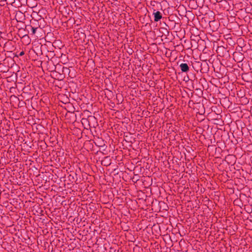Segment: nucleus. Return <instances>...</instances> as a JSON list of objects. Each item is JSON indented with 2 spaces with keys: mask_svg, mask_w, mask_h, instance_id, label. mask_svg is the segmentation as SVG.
I'll return each instance as SVG.
<instances>
[{
  "mask_svg": "<svg viewBox=\"0 0 252 252\" xmlns=\"http://www.w3.org/2000/svg\"><path fill=\"white\" fill-rule=\"evenodd\" d=\"M46 65V67L49 71H56L57 68V65L55 64H44Z\"/></svg>",
  "mask_w": 252,
  "mask_h": 252,
  "instance_id": "7ed1b4c3",
  "label": "nucleus"
},
{
  "mask_svg": "<svg viewBox=\"0 0 252 252\" xmlns=\"http://www.w3.org/2000/svg\"><path fill=\"white\" fill-rule=\"evenodd\" d=\"M153 14L154 15V20L156 22L158 21L162 18L161 14L159 11L154 12Z\"/></svg>",
  "mask_w": 252,
  "mask_h": 252,
  "instance_id": "20e7f679",
  "label": "nucleus"
},
{
  "mask_svg": "<svg viewBox=\"0 0 252 252\" xmlns=\"http://www.w3.org/2000/svg\"><path fill=\"white\" fill-rule=\"evenodd\" d=\"M211 67L214 69L216 72L224 73L225 72V66L223 64H210Z\"/></svg>",
  "mask_w": 252,
  "mask_h": 252,
  "instance_id": "f257e3e1",
  "label": "nucleus"
},
{
  "mask_svg": "<svg viewBox=\"0 0 252 252\" xmlns=\"http://www.w3.org/2000/svg\"><path fill=\"white\" fill-rule=\"evenodd\" d=\"M7 71H8V69L4 70H0V71H3V72H7Z\"/></svg>",
  "mask_w": 252,
  "mask_h": 252,
  "instance_id": "9d476101",
  "label": "nucleus"
},
{
  "mask_svg": "<svg viewBox=\"0 0 252 252\" xmlns=\"http://www.w3.org/2000/svg\"><path fill=\"white\" fill-rule=\"evenodd\" d=\"M36 30V28H32V32L33 33H34L35 32Z\"/></svg>",
  "mask_w": 252,
  "mask_h": 252,
  "instance_id": "1a4fd4ad",
  "label": "nucleus"
},
{
  "mask_svg": "<svg viewBox=\"0 0 252 252\" xmlns=\"http://www.w3.org/2000/svg\"><path fill=\"white\" fill-rule=\"evenodd\" d=\"M57 68L56 69V71L57 72H60V67H61V64H57Z\"/></svg>",
  "mask_w": 252,
  "mask_h": 252,
  "instance_id": "6e6552de",
  "label": "nucleus"
},
{
  "mask_svg": "<svg viewBox=\"0 0 252 252\" xmlns=\"http://www.w3.org/2000/svg\"><path fill=\"white\" fill-rule=\"evenodd\" d=\"M62 73H66L68 72V68L66 67H63L62 70Z\"/></svg>",
  "mask_w": 252,
  "mask_h": 252,
  "instance_id": "0eeeda50",
  "label": "nucleus"
},
{
  "mask_svg": "<svg viewBox=\"0 0 252 252\" xmlns=\"http://www.w3.org/2000/svg\"><path fill=\"white\" fill-rule=\"evenodd\" d=\"M200 67V71L202 73L207 72L210 68L211 67V65L209 64H195Z\"/></svg>",
  "mask_w": 252,
  "mask_h": 252,
  "instance_id": "f03ea898",
  "label": "nucleus"
},
{
  "mask_svg": "<svg viewBox=\"0 0 252 252\" xmlns=\"http://www.w3.org/2000/svg\"><path fill=\"white\" fill-rule=\"evenodd\" d=\"M180 67L183 72H187L189 70L188 64H181Z\"/></svg>",
  "mask_w": 252,
  "mask_h": 252,
  "instance_id": "39448f33",
  "label": "nucleus"
},
{
  "mask_svg": "<svg viewBox=\"0 0 252 252\" xmlns=\"http://www.w3.org/2000/svg\"><path fill=\"white\" fill-rule=\"evenodd\" d=\"M192 67L196 71H198L199 70H200V67H199V66H197V65H196L195 64H194V65H192Z\"/></svg>",
  "mask_w": 252,
  "mask_h": 252,
  "instance_id": "423d86ee",
  "label": "nucleus"
},
{
  "mask_svg": "<svg viewBox=\"0 0 252 252\" xmlns=\"http://www.w3.org/2000/svg\"><path fill=\"white\" fill-rule=\"evenodd\" d=\"M23 54H24V52H21L20 54V55L21 56L23 55Z\"/></svg>",
  "mask_w": 252,
  "mask_h": 252,
  "instance_id": "9b49d317",
  "label": "nucleus"
}]
</instances>
